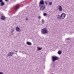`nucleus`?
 Wrapping results in <instances>:
<instances>
[{"mask_svg":"<svg viewBox=\"0 0 74 74\" xmlns=\"http://www.w3.org/2000/svg\"><path fill=\"white\" fill-rule=\"evenodd\" d=\"M41 32L42 34H45L48 33V31L46 28H43L42 29Z\"/></svg>","mask_w":74,"mask_h":74,"instance_id":"f257e3e1","label":"nucleus"},{"mask_svg":"<svg viewBox=\"0 0 74 74\" xmlns=\"http://www.w3.org/2000/svg\"><path fill=\"white\" fill-rule=\"evenodd\" d=\"M59 59L58 57L55 56H52V60L53 62H55V60H58Z\"/></svg>","mask_w":74,"mask_h":74,"instance_id":"f03ea898","label":"nucleus"},{"mask_svg":"<svg viewBox=\"0 0 74 74\" xmlns=\"http://www.w3.org/2000/svg\"><path fill=\"white\" fill-rule=\"evenodd\" d=\"M62 19H64L66 17V14L64 13H62L61 15Z\"/></svg>","mask_w":74,"mask_h":74,"instance_id":"7ed1b4c3","label":"nucleus"},{"mask_svg":"<svg viewBox=\"0 0 74 74\" xmlns=\"http://www.w3.org/2000/svg\"><path fill=\"white\" fill-rule=\"evenodd\" d=\"M14 54V52L11 51L8 54V56L11 57Z\"/></svg>","mask_w":74,"mask_h":74,"instance_id":"20e7f679","label":"nucleus"},{"mask_svg":"<svg viewBox=\"0 0 74 74\" xmlns=\"http://www.w3.org/2000/svg\"><path fill=\"white\" fill-rule=\"evenodd\" d=\"M19 8V5L18 4L16 5L14 7V8L15 10H18Z\"/></svg>","mask_w":74,"mask_h":74,"instance_id":"39448f33","label":"nucleus"},{"mask_svg":"<svg viewBox=\"0 0 74 74\" xmlns=\"http://www.w3.org/2000/svg\"><path fill=\"white\" fill-rule=\"evenodd\" d=\"M45 8V6L44 5H41L40 6V10H44Z\"/></svg>","mask_w":74,"mask_h":74,"instance_id":"423d86ee","label":"nucleus"},{"mask_svg":"<svg viewBox=\"0 0 74 74\" xmlns=\"http://www.w3.org/2000/svg\"><path fill=\"white\" fill-rule=\"evenodd\" d=\"M40 5H44V1L43 0L41 1L39 3V6Z\"/></svg>","mask_w":74,"mask_h":74,"instance_id":"0eeeda50","label":"nucleus"},{"mask_svg":"<svg viewBox=\"0 0 74 74\" xmlns=\"http://www.w3.org/2000/svg\"><path fill=\"white\" fill-rule=\"evenodd\" d=\"M59 10L60 11H62L63 10V8H62V6H59Z\"/></svg>","mask_w":74,"mask_h":74,"instance_id":"6e6552de","label":"nucleus"},{"mask_svg":"<svg viewBox=\"0 0 74 74\" xmlns=\"http://www.w3.org/2000/svg\"><path fill=\"white\" fill-rule=\"evenodd\" d=\"M16 30L17 32H19L20 30V28L18 27H16Z\"/></svg>","mask_w":74,"mask_h":74,"instance_id":"1a4fd4ad","label":"nucleus"},{"mask_svg":"<svg viewBox=\"0 0 74 74\" xmlns=\"http://www.w3.org/2000/svg\"><path fill=\"white\" fill-rule=\"evenodd\" d=\"M1 19L3 20H5V17L4 16H2L1 17Z\"/></svg>","mask_w":74,"mask_h":74,"instance_id":"9d476101","label":"nucleus"},{"mask_svg":"<svg viewBox=\"0 0 74 74\" xmlns=\"http://www.w3.org/2000/svg\"><path fill=\"white\" fill-rule=\"evenodd\" d=\"M57 18L58 19H62V17L61 16H60V15H58V17H57Z\"/></svg>","mask_w":74,"mask_h":74,"instance_id":"9b49d317","label":"nucleus"},{"mask_svg":"<svg viewBox=\"0 0 74 74\" xmlns=\"http://www.w3.org/2000/svg\"><path fill=\"white\" fill-rule=\"evenodd\" d=\"M4 4H5V3L3 1L1 3V6H3V5H4Z\"/></svg>","mask_w":74,"mask_h":74,"instance_id":"f8f14e48","label":"nucleus"},{"mask_svg":"<svg viewBox=\"0 0 74 74\" xmlns=\"http://www.w3.org/2000/svg\"><path fill=\"white\" fill-rule=\"evenodd\" d=\"M27 45H32V43L30 42H27Z\"/></svg>","mask_w":74,"mask_h":74,"instance_id":"ddd939ff","label":"nucleus"},{"mask_svg":"<svg viewBox=\"0 0 74 74\" xmlns=\"http://www.w3.org/2000/svg\"><path fill=\"white\" fill-rule=\"evenodd\" d=\"M62 53V51H59L58 52V54H59V55H60Z\"/></svg>","mask_w":74,"mask_h":74,"instance_id":"4468645a","label":"nucleus"},{"mask_svg":"<svg viewBox=\"0 0 74 74\" xmlns=\"http://www.w3.org/2000/svg\"><path fill=\"white\" fill-rule=\"evenodd\" d=\"M42 49V47H41V48L38 47V51H40V50H41Z\"/></svg>","mask_w":74,"mask_h":74,"instance_id":"2eb2a0df","label":"nucleus"},{"mask_svg":"<svg viewBox=\"0 0 74 74\" xmlns=\"http://www.w3.org/2000/svg\"><path fill=\"white\" fill-rule=\"evenodd\" d=\"M49 5H52V3L51 2H50L49 3Z\"/></svg>","mask_w":74,"mask_h":74,"instance_id":"dca6fc26","label":"nucleus"},{"mask_svg":"<svg viewBox=\"0 0 74 74\" xmlns=\"http://www.w3.org/2000/svg\"><path fill=\"white\" fill-rule=\"evenodd\" d=\"M14 28L12 29V31H11V32L12 33H13V32H14Z\"/></svg>","mask_w":74,"mask_h":74,"instance_id":"f3484780","label":"nucleus"},{"mask_svg":"<svg viewBox=\"0 0 74 74\" xmlns=\"http://www.w3.org/2000/svg\"><path fill=\"white\" fill-rule=\"evenodd\" d=\"M43 15L45 16H47V15H48V14H47V13H44L43 14Z\"/></svg>","mask_w":74,"mask_h":74,"instance_id":"a211bd4d","label":"nucleus"},{"mask_svg":"<svg viewBox=\"0 0 74 74\" xmlns=\"http://www.w3.org/2000/svg\"><path fill=\"white\" fill-rule=\"evenodd\" d=\"M42 24L44 23V19H42Z\"/></svg>","mask_w":74,"mask_h":74,"instance_id":"6ab92c4d","label":"nucleus"},{"mask_svg":"<svg viewBox=\"0 0 74 74\" xmlns=\"http://www.w3.org/2000/svg\"><path fill=\"white\" fill-rule=\"evenodd\" d=\"M41 16H38V19H39L40 20V19H41Z\"/></svg>","mask_w":74,"mask_h":74,"instance_id":"aec40b11","label":"nucleus"},{"mask_svg":"<svg viewBox=\"0 0 74 74\" xmlns=\"http://www.w3.org/2000/svg\"><path fill=\"white\" fill-rule=\"evenodd\" d=\"M70 38H68L66 39V40H70Z\"/></svg>","mask_w":74,"mask_h":74,"instance_id":"412c9836","label":"nucleus"},{"mask_svg":"<svg viewBox=\"0 0 74 74\" xmlns=\"http://www.w3.org/2000/svg\"><path fill=\"white\" fill-rule=\"evenodd\" d=\"M45 4L46 5H48V3H47V1H45Z\"/></svg>","mask_w":74,"mask_h":74,"instance_id":"4be33fe9","label":"nucleus"},{"mask_svg":"<svg viewBox=\"0 0 74 74\" xmlns=\"http://www.w3.org/2000/svg\"><path fill=\"white\" fill-rule=\"evenodd\" d=\"M0 74H4V73L2 72H0Z\"/></svg>","mask_w":74,"mask_h":74,"instance_id":"5701e85b","label":"nucleus"},{"mask_svg":"<svg viewBox=\"0 0 74 74\" xmlns=\"http://www.w3.org/2000/svg\"><path fill=\"white\" fill-rule=\"evenodd\" d=\"M3 2V0H0V3H1Z\"/></svg>","mask_w":74,"mask_h":74,"instance_id":"b1692460","label":"nucleus"},{"mask_svg":"<svg viewBox=\"0 0 74 74\" xmlns=\"http://www.w3.org/2000/svg\"><path fill=\"white\" fill-rule=\"evenodd\" d=\"M26 20L27 21V20H28V18H26Z\"/></svg>","mask_w":74,"mask_h":74,"instance_id":"393cba45","label":"nucleus"},{"mask_svg":"<svg viewBox=\"0 0 74 74\" xmlns=\"http://www.w3.org/2000/svg\"><path fill=\"white\" fill-rule=\"evenodd\" d=\"M6 1H8V0H5Z\"/></svg>","mask_w":74,"mask_h":74,"instance_id":"a878e982","label":"nucleus"},{"mask_svg":"<svg viewBox=\"0 0 74 74\" xmlns=\"http://www.w3.org/2000/svg\"><path fill=\"white\" fill-rule=\"evenodd\" d=\"M13 51H14V52L15 51V50H13Z\"/></svg>","mask_w":74,"mask_h":74,"instance_id":"bb28decb","label":"nucleus"},{"mask_svg":"<svg viewBox=\"0 0 74 74\" xmlns=\"http://www.w3.org/2000/svg\"><path fill=\"white\" fill-rule=\"evenodd\" d=\"M15 52H18V51H15Z\"/></svg>","mask_w":74,"mask_h":74,"instance_id":"cd10ccee","label":"nucleus"},{"mask_svg":"<svg viewBox=\"0 0 74 74\" xmlns=\"http://www.w3.org/2000/svg\"><path fill=\"white\" fill-rule=\"evenodd\" d=\"M19 53H21V51H19Z\"/></svg>","mask_w":74,"mask_h":74,"instance_id":"c85d7f7f","label":"nucleus"}]
</instances>
